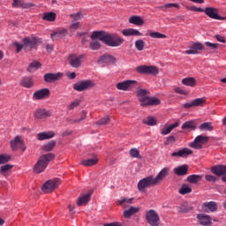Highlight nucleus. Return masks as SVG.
I'll list each match as a JSON object with an SVG mask.
<instances>
[{"mask_svg":"<svg viewBox=\"0 0 226 226\" xmlns=\"http://www.w3.org/2000/svg\"><path fill=\"white\" fill-rule=\"evenodd\" d=\"M204 103H206V100L204 98H198L192 100L193 107H202Z\"/></svg>","mask_w":226,"mask_h":226,"instance_id":"nucleus-53","label":"nucleus"},{"mask_svg":"<svg viewBox=\"0 0 226 226\" xmlns=\"http://www.w3.org/2000/svg\"><path fill=\"white\" fill-rule=\"evenodd\" d=\"M174 91L177 94H184L185 96H186V94H188V93L186 91H185L184 89H182L181 87H176V88H174Z\"/></svg>","mask_w":226,"mask_h":226,"instance_id":"nucleus-62","label":"nucleus"},{"mask_svg":"<svg viewBox=\"0 0 226 226\" xmlns=\"http://www.w3.org/2000/svg\"><path fill=\"white\" fill-rule=\"evenodd\" d=\"M63 77V73H46L44 75V80L48 82L49 84H52V82H56V80H59Z\"/></svg>","mask_w":226,"mask_h":226,"instance_id":"nucleus-20","label":"nucleus"},{"mask_svg":"<svg viewBox=\"0 0 226 226\" xmlns=\"http://www.w3.org/2000/svg\"><path fill=\"white\" fill-rule=\"evenodd\" d=\"M56 133L52 131L39 132L37 134L38 140H48L49 139H54Z\"/></svg>","mask_w":226,"mask_h":226,"instance_id":"nucleus-27","label":"nucleus"},{"mask_svg":"<svg viewBox=\"0 0 226 226\" xmlns=\"http://www.w3.org/2000/svg\"><path fill=\"white\" fill-rule=\"evenodd\" d=\"M202 209L205 213H215L218 209V205L215 201L206 202L202 205Z\"/></svg>","mask_w":226,"mask_h":226,"instance_id":"nucleus-22","label":"nucleus"},{"mask_svg":"<svg viewBox=\"0 0 226 226\" xmlns=\"http://www.w3.org/2000/svg\"><path fill=\"white\" fill-rule=\"evenodd\" d=\"M12 6L14 8H19V6L20 8H23L24 10H27L29 8H33V6H34V4L33 3H24V0H13L12 2Z\"/></svg>","mask_w":226,"mask_h":226,"instance_id":"nucleus-24","label":"nucleus"},{"mask_svg":"<svg viewBox=\"0 0 226 226\" xmlns=\"http://www.w3.org/2000/svg\"><path fill=\"white\" fill-rule=\"evenodd\" d=\"M14 46L16 47V52L19 54L22 49H24V44H20L19 42H14Z\"/></svg>","mask_w":226,"mask_h":226,"instance_id":"nucleus-63","label":"nucleus"},{"mask_svg":"<svg viewBox=\"0 0 226 226\" xmlns=\"http://www.w3.org/2000/svg\"><path fill=\"white\" fill-rule=\"evenodd\" d=\"M130 24H134L135 26H143L144 25V20L140 19L139 16H132L129 19Z\"/></svg>","mask_w":226,"mask_h":226,"instance_id":"nucleus-41","label":"nucleus"},{"mask_svg":"<svg viewBox=\"0 0 226 226\" xmlns=\"http://www.w3.org/2000/svg\"><path fill=\"white\" fill-rule=\"evenodd\" d=\"M110 122V117H104L101 118L99 121L95 122V124H98L99 126H103L105 124H108Z\"/></svg>","mask_w":226,"mask_h":226,"instance_id":"nucleus-52","label":"nucleus"},{"mask_svg":"<svg viewBox=\"0 0 226 226\" xmlns=\"http://www.w3.org/2000/svg\"><path fill=\"white\" fill-rule=\"evenodd\" d=\"M130 154L132 158H140V152H139L137 148H132L130 150Z\"/></svg>","mask_w":226,"mask_h":226,"instance_id":"nucleus-57","label":"nucleus"},{"mask_svg":"<svg viewBox=\"0 0 226 226\" xmlns=\"http://www.w3.org/2000/svg\"><path fill=\"white\" fill-rule=\"evenodd\" d=\"M186 181L191 183V185H197V183H200L202 181V176L200 175H190L187 177Z\"/></svg>","mask_w":226,"mask_h":226,"instance_id":"nucleus-35","label":"nucleus"},{"mask_svg":"<svg viewBox=\"0 0 226 226\" xmlns=\"http://www.w3.org/2000/svg\"><path fill=\"white\" fill-rule=\"evenodd\" d=\"M199 50H204V45L200 42L193 43L190 49L185 50V54H199Z\"/></svg>","mask_w":226,"mask_h":226,"instance_id":"nucleus-26","label":"nucleus"},{"mask_svg":"<svg viewBox=\"0 0 226 226\" xmlns=\"http://www.w3.org/2000/svg\"><path fill=\"white\" fill-rule=\"evenodd\" d=\"M79 27H80V22L72 21V23L70 25V29H74L75 31H77V29H79Z\"/></svg>","mask_w":226,"mask_h":226,"instance_id":"nucleus-61","label":"nucleus"},{"mask_svg":"<svg viewBox=\"0 0 226 226\" xmlns=\"http://www.w3.org/2000/svg\"><path fill=\"white\" fill-rule=\"evenodd\" d=\"M205 14L214 20H226V18L218 15V9L215 7H207L205 9Z\"/></svg>","mask_w":226,"mask_h":226,"instance_id":"nucleus-11","label":"nucleus"},{"mask_svg":"<svg viewBox=\"0 0 226 226\" xmlns=\"http://www.w3.org/2000/svg\"><path fill=\"white\" fill-rule=\"evenodd\" d=\"M143 124H147V126H155L156 120L153 117H147V119L142 121Z\"/></svg>","mask_w":226,"mask_h":226,"instance_id":"nucleus-47","label":"nucleus"},{"mask_svg":"<svg viewBox=\"0 0 226 226\" xmlns=\"http://www.w3.org/2000/svg\"><path fill=\"white\" fill-rule=\"evenodd\" d=\"M61 185V180L59 178H54L48 180L41 187L44 193H50L53 190H56Z\"/></svg>","mask_w":226,"mask_h":226,"instance_id":"nucleus-7","label":"nucleus"},{"mask_svg":"<svg viewBox=\"0 0 226 226\" xmlns=\"http://www.w3.org/2000/svg\"><path fill=\"white\" fill-rule=\"evenodd\" d=\"M11 160L10 155L0 154V165H4V163H8Z\"/></svg>","mask_w":226,"mask_h":226,"instance_id":"nucleus-54","label":"nucleus"},{"mask_svg":"<svg viewBox=\"0 0 226 226\" xmlns=\"http://www.w3.org/2000/svg\"><path fill=\"white\" fill-rule=\"evenodd\" d=\"M211 172L217 176V177H222V176H225L226 174V166L225 165H215L211 168Z\"/></svg>","mask_w":226,"mask_h":226,"instance_id":"nucleus-18","label":"nucleus"},{"mask_svg":"<svg viewBox=\"0 0 226 226\" xmlns=\"http://www.w3.org/2000/svg\"><path fill=\"white\" fill-rule=\"evenodd\" d=\"M151 186H156L154 181L153 180V175H150L138 182V190L140 193H145L147 188H151Z\"/></svg>","mask_w":226,"mask_h":226,"instance_id":"nucleus-5","label":"nucleus"},{"mask_svg":"<svg viewBox=\"0 0 226 226\" xmlns=\"http://www.w3.org/2000/svg\"><path fill=\"white\" fill-rule=\"evenodd\" d=\"M96 86V83L91 79L79 80L72 85V88L74 91H78L79 93H82L84 91H89V89H93Z\"/></svg>","mask_w":226,"mask_h":226,"instance_id":"nucleus-4","label":"nucleus"},{"mask_svg":"<svg viewBox=\"0 0 226 226\" xmlns=\"http://www.w3.org/2000/svg\"><path fill=\"white\" fill-rule=\"evenodd\" d=\"M99 63H102V64H115V63H117V60L114 56L109 54H104L100 57Z\"/></svg>","mask_w":226,"mask_h":226,"instance_id":"nucleus-21","label":"nucleus"},{"mask_svg":"<svg viewBox=\"0 0 226 226\" xmlns=\"http://www.w3.org/2000/svg\"><path fill=\"white\" fill-rule=\"evenodd\" d=\"M103 226H123L121 222H110V223H105Z\"/></svg>","mask_w":226,"mask_h":226,"instance_id":"nucleus-64","label":"nucleus"},{"mask_svg":"<svg viewBox=\"0 0 226 226\" xmlns=\"http://www.w3.org/2000/svg\"><path fill=\"white\" fill-rule=\"evenodd\" d=\"M89 48L91 50H100V49H102V43H100V41L96 40V38L92 39Z\"/></svg>","mask_w":226,"mask_h":226,"instance_id":"nucleus-42","label":"nucleus"},{"mask_svg":"<svg viewBox=\"0 0 226 226\" xmlns=\"http://www.w3.org/2000/svg\"><path fill=\"white\" fill-rule=\"evenodd\" d=\"M135 71L141 74L148 73L149 75H158L159 73L158 67L154 65H139L136 67Z\"/></svg>","mask_w":226,"mask_h":226,"instance_id":"nucleus-8","label":"nucleus"},{"mask_svg":"<svg viewBox=\"0 0 226 226\" xmlns=\"http://www.w3.org/2000/svg\"><path fill=\"white\" fill-rule=\"evenodd\" d=\"M56 140H50L47 144L43 145L42 151H45L46 153L52 151V149L56 147Z\"/></svg>","mask_w":226,"mask_h":226,"instance_id":"nucleus-43","label":"nucleus"},{"mask_svg":"<svg viewBox=\"0 0 226 226\" xmlns=\"http://www.w3.org/2000/svg\"><path fill=\"white\" fill-rule=\"evenodd\" d=\"M11 147H12L13 151L16 149H24V140L20 136H16L14 139L11 140Z\"/></svg>","mask_w":226,"mask_h":226,"instance_id":"nucleus-23","label":"nucleus"},{"mask_svg":"<svg viewBox=\"0 0 226 226\" xmlns=\"http://www.w3.org/2000/svg\"><path fill=\"white\" fill-rule=\"evenodd\" d=\"M71 19H72V22H77L82 19V12H77L70 15Z\"/></svg>","mask_w":226,"mask_h":226,"instance_id":"nucleus-55","label":"nucleus"},{"mask_svg":"<svg viewBox=\"0 0 226 226\" xmlns=\"http://www.w3.org/2000/svg\"><path fill=\"white\" fill-rule=\"evenodd\" d=\"M197 220H198V222L200 223V225H202V226L213 225V221L211 219V216H209L206 214H198Z\"/></svg>","mask_w":226,"mask_h":226,"instance_id":"nucleus-14","label":"nucleus"},{"mask_svg":"<svg viewBox=\"0 0 226 226\" xmlns=\"http://www.w3.org/2000/svg\"><path fill=\"white\" fill-rule=\"evenodd\" d=\"M56 13L54 12H45L42 20H47V22H54L56 20Z\"/></svg>","mask_w":226,"mask_h":226,"instance_id":"nucleus-45","label":"nucleus"},{"mask_svg":"<svg viewBox=\"0 0 226 226\" xmlns=\"http://www.w3.org/2000/svg\"><path fill=\"white\" fill-rule=\"evenodd\" d=\"M182 84L184 86H190L191 87H193V86H195V84H197V81L195 80V78H185L182 79Z\"/></svg>","mask_w":226,"mask_h":226,"instance_id":"nucleus-44","label":"nucleus"},{"mask_svg":"<svg viewBox=\"0 0 226 226\" xmlns=\"http://www.w3.org/2000/svg\"><path fill=\"white\" fill-rule=\"evenodd\" d=\"M85 57H86V55L77 56L76 54H72L69 56V58H68L69 64H71L72 68H80Z\"/></svg>","mask_w":226,"mask_h":226,"instance_id":"nucleus-10","label":"nucleus"},{"mask_svg":"<svg viewBox=\"0 0 226 226\" xmlns=\"http://www.w3.org/2000/svg\"><path fill=\"white\" fill-rule=\"evenodd\" d=\"M19 84H20V86H22V87L30 89V87H33V86H34V81L33 80V78H31V77H24L21 79Z\"/></svg>","mask_w":226,"mask_h":226,"instance_id":"nucleus-28","label":"nucleus"},{"mask_svg":"<svg viewBox=\"0 0 226 226\" xmlns=\"http://www.w3.org/2000/svg\"><path fill=\"white\" fill-rule=\"evenodd\" d=\"M54 158H56V155L51 153L41 155L34 166V172H36V174H41V172L49 167V163H50Z\"/></svg>","mask_w":226,"mask_h":226,"instance_id":"nucleus-3","label":"nucleus"},{"mask_svg":"<svg viewBox=\"0 0 226 226\" xmlns=\"http://www.w3.org/2000/svg\"><path fill=\"white\" fill-rule=\"evenodd\" d=\"M136 213H139V207H130L128 209H125L124 211V217L125 218H132L133 215H136Z\"/></svg>","mask_w":226,"mask_h":226,"instance_id":"nucleus-33","label":"nucleus"},{"mask_svg":"<svg viewBox=\"0 0 226 226\" xmlns=\"http://www.w3.org/2000/svg\"><path fill=\"white\" fill-rule=\"evenodd\" d=\"M180 195H187V193H192V187L188 184H183L181 188L178 190Z\"/></svg>","mask_w":226,"mask_h":226,"instance_id":"nucleus-40","label":"nucleus"},{"mask_svg":"<svg viewBox=\"0 0 226 226\" xmlns=\"http://www.w3.org/2000/svg\"><path fill=\"white\" fill-rule=\"evenodd\" d=\"M122 34L124 36H142V33L133 28H127V29L122 30Z\"/></svg>","mask_w":226,"mask_h":226,"instance_id":"nucleus-29","label":"nucleus"},{"mask_svg":"<svg viewBox=\"0 0 226 226\" xmlns=\"http://www.w3.org/2000/svg\"><path fill=\"white\" fill-rule=\"evenodd\" d=\"M146 220L150 226H160V215L154 209H150L146 213Z\"/></svg>","mask_w":226,"mask_h":226,"instance_id":"nucleus-6","label":"nucleus"},{"mask_svg":"<svg viewBox=\"0 0 226 226\" xmlns=\"http://www.w3.org/2000/svg\"><path fill=\"white\" fill-rule=\"evenodd\" d=\"M145 45L146 42H144V41L142 40H138L135 41V48L137 49V50H139V52H142V50H144Z\"/></svg>","mask_w":226,"mask_h":226,"instance_id":"nucleus-51","label":"nucleus"},{"mask_svg":"<svg viewBox=\"0 0 226 226\" xmlns=\"http://www.w3.org/2000/svg\"><path fill=\"white\" fill-rule=\"evenodd\" d=\"M133 202V198H124L120 200H117V204L118 206H121L122 207H124V209H126V207H128L130 205H132Z\"/></svg>","mask_w":226,"mask_h":226,"instance_id":"nucleus-36","label":"nucleus"},{"mask_svg":"<svg viewBox=\"0 0 226 226\" xmlns=\"http://www.w3.org/2000/svg\"><path fill=\"white\" fill-rule=\"evenodd\" d=\"M41 66V64L38 61H34L32 62L28 68H27V72H33V70H38V68H40Z\"/></svg>","mask_w":226,"mask_h":226,"instance_id":"nucleus-48","label":"nucleus"},{"mask_svg":"<svg viewBox=\"0 0 226 226\" xmlns=\"http://www.w3.org/2000/svg\"><path fill=\"white\" fill-rule=\"evenodd\" d=\"M91 195H93V192L79 196L78 201H77V206H86L89 200H91Z\"/></svg>","mask_w":226,"mask_h":226,"instance_id":"nucleus-31","label":"nucleus"},{"mask_svg":"<svg viewBox=\"0 0 226 226\" xmlns=\"http://www.w3.org/2000/svg\"><path fill=\"white\" fill-rule=\"evenodd\" d=\"M205 179L206 181H209L210 183H216L217 181H219L218 177L213 175H206Z\"/></svg>","mask_w":226,"mask_h":226,"instance_id":"nucleus-56","label":"nucleus"},{"mask_svg":"<svg viewBox=\"0 0 226 226\" xmlns=\"http://www.w3.org/2000/svg\"><path fill=\"white\" fill-rule=\"evenodd\" d=\"M80 105V101L76 100L74 102H72L69 106L68 109L69 110H73V109H75V107H79Z\"/></svg>","mask_w":226,"mask_h":226,"instance_id":"nucleus-59","label":"nucleus"},{"mask_svg":"<svg viewBox=\"0 0 226 226\" xmlns=\"http://www.w3.org/2000/svg\"><path fill=\"white\" fill-rule=\"evenodd\" d=\"M150 38H155L157 40H162L163 38H167V35L163 34H160V32H151L149 34Z\"/></svg>","mask_w":226,"mask_h":226,"instance_id":"nucleus-49","label":"nucleus"},{"mask_svg":"<svg viewBox=\"0 0 226 226\" xmlns=\"http://www.w3.org/2000/svg\"><path fill=\"white\" fill-rule=\"evenodd\" d=\"M169 168H163L158 174L157 176L154 178L153 177V181L156 186V185H160L167 176H169Z\"/></svg>","mask_w":226,"mask_h":226,"instance_id":"nucleus-16","label":"nucleus"},{"mask_svg":"<svg viewBox=\"0 0 226 226\" xmlns=\"http://www.w3.org/2000/svg\"><path fill=\"white\" fill-rule=\"evenodd\" d=\"M207 142H209V137L199 135L194 139L193 142L190 143V147L202 149V145L207 144Z\"/></svg>","mask_w":226,"mask_h":226,"instance_id":"nucleus-9","label":"nucleus"},{"mask_svg":"<svg viewBox=\"0 0 226 226\" xmlns=\"http://www.w3.org/2000/svg\"><path fill=\"white\" fill-rule=\"evenodd\" d=\"M167 8H177L179 9V4H167L165 5L159 6V10H162L163 11H166Z\"/></svg>","mask_w":226,"mask_h":226,"instance_id":"nucleus-50","label":"nucleus"},{"mask_svg":"<svg viewBox=\"0 0 226 226\" xmlns=\"http://www.w3.org/2000/svg\"><path fill=\"white\" fill-rule=\"evenodd\" d=\"M190 154H193V151L188 147H185L178 152H173L171 156L175 158H187Z\"/></svg>","mask_w":226,"mask_h":226,"instance_id":"nucleus-15","label":"nucleus"},{"mask_svg":"<svg viewBox=\"0 0 226 226\" xmlns=\"http://www.w3.org/2000/svg\"><path fill=\"white\" fill-rule=\"evenodd\" d=\"M86 117H87V111L83 110V111H81L80 117L78 118L77 120H75L74 123H80L81 121H84V119H86Z\"/></svg>","mask_w":226,"mask_h":226,"instance_id":"nucleus-58","label":"nucleus"},{"mask_svg":"<svg viewBox=\"0 0 226 226\" xmlns=\"http://www.w3.org/2000/svg\"><path fill=\"white\" fill-rule=\"evenodd\" d=\"M90 38L91 40L97 38L108 47H121V44L124 43V39H123V37L105 31H94L92 33Z\"/></svg>","mask_w":226,"mask_h":226,"instance_id":"nucleus-1","label":"nucleus"},{"mask_svg":"<svg viewBox=\"0 0 226 226\" xmlns=\"http://www.w3.org/2000/svg\"><path fill=\"white\" fill-rule=\"evenodd\" d=\"M49 96H50V90H49V88H42L34 93L33 100H45V98H49Z\"/></svg>","mask_w":226,"mask_h":226,"instance_id":"nucleus-13","label":"nucleus"},{"mask_svg":"<svg viewBox=\"0 0 226 226\" xmlns=\"http://www.w3.org/2000/svg\"><path fill=\"white\" fill-rule=\"evenodd\" d=\"M96 163H98V159L96 158L83 160L81 162V165H84L85 167H93V165H96Z\"/></svg>","mask_w":226,"mask_h":226,"instance_id":"nucleus-46","label":"nucleus"},{"mask_svg":"<svg viewBox=\"0 0 226 226\" xmlns=\"http://www.w3.org/2000/svg\"><path fill=\"white\" fill-rule=\"evenodd\" d=\"M135 86H137V81L129 79L117 83V89H118V91H128L132 89V87H135Z\"/></svg>","mask_w":226,"mask_h":226,"instance_id":"nucleus-12","label":"nucleus"},{"mask_svg":"<svg viewBox=\"0 0 226 226\" xmlns=\"http://www.w3.org/2000/svg\"><path fill=\"white\" fill-rule=\"evenodd\" d=\"M68 34V30L66 28H62L57 30L50 34V38L53 41H56V40H61L64 38Z\"/></svg>","mask_w":226,"mask_h":226,"instance_id":"nucleus-19","label":"nucleus"},{"mask_svg":"<svg viewBox=\"0 0 226 226\" xmlns=\"http://www.w3.org/2000/svg\"><path fill=\"white\" fill-rule=\"evenodd\" d=\"M199 130H200V132H213L215 128L211 122H205L199 126Z\"/></svg>","mask_w":226,"mask_h":226,"instance_id":"nucleus-37","label":"nucleus"},{"mask_svg":"<svg viewBox=\"0 0 226 226\" xmlns=\"http://www.w3.org/2000/svg\"><path fill=\"white\" fill-rule=\"evenodd\" d=\"M13 169V165L5 164L0 167V174L4 176V177H8L10 176V171Z\"/></svg>","mask_w":226,"mask_h":226,"instance_id":"nucleus-32","label":"nucleus"},{"mask_svg":"<svg viewBox=\"0 0 226 226\" xmlns=\"http://www.w3.org/2000/svg\"><path fill=\"white\" fill-rule=\"evenodd\" d=\"M176 176H186L188 174V165L184 164L181 166H178L173 170Z\"/></svg>","mask_w":226,"mask_h":226,"instance_id":"nucleus-30","label":"nucleus"},{"mask_svg":"<svg viewBox=\"0 0 226 226\" xmlns=\"http://www.w3.org/2000/svg\"><path fill=\"white\" fill-rule=\"evenodd\" d=\"M136 93L141 107H154L162 103L160 99L156 97H149L151 95L149 90L140 88L137 90Z\"/></svg>","mask_w":226,"mask_h":226,"instance_id":"nucleus-2","label":"nucleus"},{"mask_svg":"<svg viewBox=\"0 0 226 226\" xmlns=\"http://www.w3.org/2000/svg\"><path fill=\"white\" fill-rule=\"evenodd\" d=\"M23 47L26 51L31 50V49H34L36 47V41L27 37L23 39Z\"/></svg>","mask_w":226,"mask_h":226,"instance_id":"nucleus-25","label":"nucleus"},{"mask_svg":"<svg viewBox=\"0 0 226 226\" xmlns=\"http://www.w3.org/2000/svg\"><path fill=\"white\" fill-rule=\"evenodd\" d=\"M179 213H189V211H193V207L190 205L188 202H184L179 207H178Z\"/></svg>","mask_w":226,"mask_h":226,"instance_id":"nucleus-39","label":"nucleus"},{"mask_svg":"<svg viewBox=\"0 0 226 226\" xmlns=\"http://www.w3.org/2000/svg\"><path fill=\"white\" fill-rule=\"evenodd\" d=\"M50 116H52L50 110L45 109H38L34 112L35 119H47V117H50Z\"/></svg>","mask_w":226,"mask_h":226,"instance_id":"nucleus-17","label":"nucleus"},{"mask_svg":"<svg viewBox=\"0 0 226 226\" xmlns=\"http://www.w3.org/2000/svg\"><path fill=\"white\" fill-rule=\"evenodd\" d=\"M182 130H190L191 132H193L197 130V125L193 120L187 121L182 124Z\"/></svg>","mask_w":226,"mask_h":226,"instance_id":"nucleus-34","label":"nucleus"},{"mask_svg":"<svg viewBox=\"0 0 226 226\" xmlns=\"http://www.w3.org/2000/svg\"><path fill=\"white\" fill-rule=\"evenodd\" d=\"M205 45L206 47H209L210 49H212V50H216V49H218V43L207 41L205 42Z\"/></svg>","mask_w":226,"mask_h":226,"instance_id":"nucleus-60","label":"nucleus"},{"mask_svg":"<svg viewBox=\"0 0 226 226\" xmlns=\"http://www.w3.org/2000/svg\"><path fill=\"white\" fill-rule=\"evenodd\" d=\"M177 126H179V122H176L175 124H172L168 127H164L162 129L161 134L162 135H169V133H170V132H172V130H174V128H177Z\"/></svg>","mask_w":226,"mask_h":226,"instance_id":"nucleus-38","label":"nucleus"}]
</instances>
